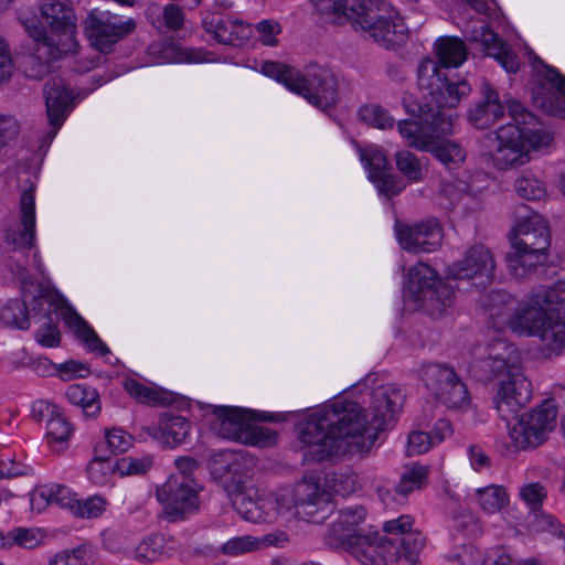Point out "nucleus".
Instances as JSON below:
<instances>
[{"mask_svg": "<svg viewBox=\"0 0 565 565\" xmlns=\"http://www.w3.org/2000/svg\"><path fill=\"white\" fill-rule=\"evenodd\" d=\"M404 402L393 384L371 392L366 408L355 402H335L309 414L300 424L303 461L320 462L370 451L381 431L392 425Z\"/></svg>", "mask_w": 565, "mask_h": 565, "instance_id": "f257e3e1", "label": "nucleus"}, {"mask_svg": "<svg viewBox=\"0 0 565 565\" xmlns=\"http://www.w3.org/2000/svg\"><path fill=\"white\" fill-rule=\"evenodd\" d=\"M316 10L327 22L350 23L385 47L406 39L403 18L386 0H316Z\"/></svg>", "mask_w": 565, "mask_h": 565, "instance_id": "f03ea898", "label": "nucleus"}, {"mask_svg": "<svg viewBox=\"0 0 565 565\" xmlns=\"http://www.w3.org/2000/svg\"><path fill=\"white\" fill-rule=\"evenodd\" d=\"M511 121L488 135L492 164L507 170L531 160V150L547 147L552 135L520 102H507Z\"/></svg>", "mask_w": 565, "mask_h": 565, "instance_id": "7ed1b4c3", "label": "nucleus"}, {"mask_svg": "<svg viewBox=\"0 0 565 565\" xmlns=\"http://www.w3.org/2000/svg\"><path fill=\"white\" fill-rule=\"evenodd\" d=\"M513 332L536 337L553 353L565 350V300L555 289L540 286L518 300L507 324Z\"/></svg>", "mask_w": 565, "mask_h": 565, "instance_id": "20e7f679", "label": "nucleus"}, {"mask_svg": "<svg viewBox=\"0 0 565 565\" xmlns=\"http://www.w3.org/2000/svg\"><path fill=\"white\" fill-rule=\"evenodd\" d=\"M407 114L417 120L398 121V131L407 146L418 150L430 151L448 170L457 169L465 160L466 152L454 141L437 140L454 131V120L445 111H434L431 107L420 106L416 102L404 99Z\"/></svg>", "mask_w": 565, "mask_h": 565, "instance_id": "39448f33", "label": "nucleus"}, {"mask_svg": "<svg viewBox=\"0 0 565 565\" xmlns=\"http://www.w3.org/2000/svg\"><path fill=\"white\" fill-rule=\"evenodd\" d=\"M260 72L289 90L305 97L308 103L320 110L327 111L339 102V84L332 70L324 65L310 64L305 73L280 62L267 61Z\"/></svg>", "mask_w": 565, "mask_h": 565, "instance_id": "423d86ee", "label": "nucleus"}, {"mask_svg": "<svg viewBox=\"0 0 565 565\" xmlns=\"http://www.w3.org/2000/svg\"><path fill=\"white\" fill-rule=\"evenodd\" d=\"M512 250L505 256L508 269L518 279H525L546 260L551 244L550 231L543 216L531 212L521 217L509 236Z\"/></svg>", "mask_w": 565, "mask_h": 565, "instance_id": "0eeeda50", "label": "nucleus"}, {"mask_svg": "<svg viewBox=\"0 0 565 565\" xmlns=\"http://www.w3.org/2000/svg\"><path fill=\"white\" fill-rule=\"evenodd\" d=\"M221 457L222 466L218 468V462L215 460L214 472L218 473L221 478H225V482L235 483V489L230 490V494L237 513L244 520L253 523L274 522L280 515L277 500L260 495L257 489L245 488V481L241 476L237 477L244 459L243 456L228 452Z\"/></svg>", "mask_w": 565, "mask_h": 565, "instance_id": "6e6552de", "label": "nucleus"}, {"mask_svg": "<svg viewBox=\"0 0 565 565\" xmlns=\"http://www.w3.org/2000/svg\"><path fill=\"white\" fill-rule=\"evenodd\" d=\"M417 86L426 98L435 103L436 108L424 105L431 107L434 111H441L440 108H455L471 93V85L466 79H449L446 72L431 57H425L419 62Z\"/></svg>", "mask_w": 565, "mask_h": 565, "instance_id": "1a4fd4ad", "label": "nucleus"}, {"mask_svg": "<svg viewBox=\"0 0 565 565\" xmlns=\"http://www.w3.org/2000/svg\"><path fill=\"white\" fill-rule=\"evenodd\" d=\"M213 414L212 429L222 438L257 447H269L277 441L275 430L252 423L243 408L215 406Z\"/></svg>", "mask_w": 565, "mask_h": 565, "instance_id": "9d476101", "label": "nucleus"}, {"mask_svg": "<svg viewBox=\"0 0 565 565\" xmlns=\"http://www.w3.org/2000/svg\"><path fill=\"white\" fill-rule=\"evenodd\" d=\"M22 24L32 40V46L22 56L20 67L25 77L40 81L52 72L53 63L62 57L64 50L60 40L50 35L36 19H25Z\"/></svg>", "mask_w": 565, "mask_h": 565, "instance_id": "9b49d317", "label": "nucleus"}, {"mask_svg": "<svg viewBox=\"0 0 565 565\" xmlns=\"http://www.w3.org/2000/svg\"><path fill=\"white\" fill-rule=\"evenodd\" d=\"M329 493L313 476H305L291 490L277 498L280 515L320 522L319 512L329 509Z\"/></svg>", "mask_w": 565, "mask_h": 565, "instance_id": "f8f14e48", "label": "nucleus"}, {"mask_svg": "<svg viewBox=\"0 0 565 565\" xmlns=\"http://www.w3.org/2000/svg\"><path fill=\"white\" fill-rule=\"evenodd\" d=\"M202 487L188 476H171L156 495L163 505V518L169 522L183 521L199 511Z\"/></svg>", "mask_w": 565, "mask_h": 565, "instance_id": "ddd939ff", "label": "nucleus"}, {"mask_svg": "<svg viewBox=\"0 0 565 565\" xmlns=\"http://www.w3.org/2000/svg\"><path fill=\"white\" fill-rule=\"evenodd\" d=\"M427 390L447 408L467 411L471 399L466 384L455 370L445 364H427L419 371Z\"/></svg>", "mask_w": 565, "mask_h": 565, "instance_id": "4468645a", "label": "nucleus"}, {"mask_svg": "<svg viewBox=\"0 0 565 565\" xmlns=\"http://www.w3.org/2000/svg\"><path fill=\"white\" fill-rule=\"evenodd\" d=\"M556 416V408L548 402L523 414L509 428V435L515 447L526 449L542 445L546 440L547 434L554 429Z\"/></svg>", "mask_w": 565, "mask_h": 565, "instance_id": "2eb2a0df", "label": "nucleus"}, {"mask_svg": "<svg viewBox=\"0 0 565 565\" xmlns=\"http://www.w3.org/2000/svg\"><path fill=\"white\" fill-rule=\"evenodd\" d=\"M137 26L132 18L114 14L109 11H92L85 20V29L94 47L108 53L122 38L132 33Z\"/></svg>", "mask_w": 565, "mask_h": 565, "instance_id": "dca6fc26", "label": "nucleus"}, {"mask_svg": "<svg viewBox=\"0 0 565 565\" xmlns=\"http://www.w3.org/2000/svg\"><path fill=\"white\" fill-rule=\"evenodd\" d=\"M518 349L505 341L497 340L487 348V355L476 365V375L484 381L508 379L522 372Z\"/></svg>", "mask_w": 565, "mask_h": 565, "instance_id": "f3484780", "label": "nucleus"}, {"mask_svg": "<svg viewBox=\"0 0 565 565\" xmlns=\"http://www.w3.org/2000/svg\"><path fill=\"white\" fill-rule=\"evenodd\" d=\"M497 263L493 253L483 244H475L462 257L448 266L447 275L454 279H478L487 286L495 278Z\"/></svg>", "mask_w": 565, "mask_h": 565, "instance_id": "a211bd4d", "label": "nucleus"}, {"mask_svg": "<svg viewBox=\"0 0 565 565\" xmlns=\"http://www.w3.org/2000/svg\"><path fill=\"white\" fill-rule=\"evenodd\" d=\"M466 38L470 44L483 55L493 57L507 72L515 73L520 67L518 56L508 43L491 31L483 21L466 26Z\"/></svg>", "mask_w": 565, "mask_h": 565, "instance_id": "6ab92c4d", "label": "nucleus"}, {"mask_svg": "<svg viewBox=\"0 0 565 565\" xmlns=\"http://www.w3.org/2000/svg\"><path fill=\"white\" fill-rule=\"evenodd\" d=\"M532 383L519 372L515 376L501 379L493 396L494 407L503 419L514 417L532 398Z\"/></svg>", "mask_w": 565, "mask_h": 565, "instance_id": "aec40b11", "label": "nucleus"}, {"mask_svg": "<svg viewBox=\"0 0 565 565\" xmlns=\"http://www.w3.org/2000/svg\"><path fill=\"white\" fill-rule=\"evenodd\" d=\"M396 236L401 247L414 254L435 252L444 237L441 226L434 217L412 225L397 224Z\"/></svg>", "mask_w": 565, "mask_h": 565, "instance_id": "412c9836", "label": "nucleus"}, {"mask_svg": "<svg viewBox=\"0 0 565 565\" xmlns=\"http://www.w3.org/2000/svg\"><path fill=\"white\" fill-rule=\"evenodd\" d=\"M414 520L411 515H401L396 519L384 522L383 532L387 535L385 543L394 542L401 551V561L414 564L423 551L426 539L422 532L412 530Z\"/></svg>", "mask_w": 565, "mask_h": 565, "instance_id": "4be33fe9", "label": "nucleus"}, {"mask_svg": "<svg viewBox=\"0 0 565 565\" xmlns=\"http://www.w3.org/2000/svg\"><path fill=\"white\" fill-rule=\"evenodd\" d=\"M384 540L377 532L367 531L352 541L350 547L362 565H398L401 551L392 545L394 542L386 544Z\"/></svg>", "mask_w": 565, "mask_h": 565, "instance_id": "5701e85b", "label": "nucleus"}, {"mask_svg": "<svg viewBox=\"0 0 565 565\" xmlns=\"http://www.w3.org/2000/svg\"><path fill=\"white\" fill-rule=\"evenodd\" d=\"M35 238V195L31 186L20 196L19 221L6 230V241L14 250H29Z\"/></svg>", "mask_w": 565, "mask_h": 565, "instance_id": "b1692460", "label": "nucleus"}, {"mask_svg": "<svg viewBox=\"0 0 565 565\" xmlns=\"http://www.w3.org/2000/svg\"><path fill=\"white\" fill-rule=\"evenodd\" d=\"M534 105L548 115L565 118V76L546 67L542 81L533 88Z\"/></svg>", "mask_w": 565, "mask_h": 565, "instance_id": "393cba45", "label": "nucleus"}, {"mask_svg": "<svg viewBox=\"0 0 565 565\" xmlns=\"http://www.w3.org/2000/svg\"><path fill=\"white\" fill-rule=\"evenodd\" d=\"M44 98L50 125L49 138L52 140L67 116L73 94L63 78L53 77L44 86Z\"/></svg>", "mask_w": 565, "mask_h": 565, "instance_id": "a878e982", "label": "nucleus"}, {"mask_svg": "<svg viewBox=\"0 0 565 565\" xmlns=\"http://www.w3.org/2000/svg\"><path fill=\"white\" fill-rule=\"evenodd\" d=\"M32 416L39 422H46L45 437L52 447L67 443L73 435L71 423L62 409L51 402L43 399L34 402Z\"/></svg>", "mask_w": 565, "mask_h": 565, "instance_id": "bb28decb", "label": "nucleus"}, {"mask_svg": "<svg viewBox=\"0 0 565 565\" xmlns=\"http://www.w3.org/2000/svg\"><path fill=\"white\" fill-rule=\"evenodd\" d=\"M204 30L221 44L242 46L252 36V28L238 20L218 14H207L203 21Z\"/></svg>", "mask_w": 565, "mask_h": 565, "instance_id": "cd10ccee", "label": "nucleus"}, {"mask_svg": "<svg viewBox=\"0 0 565 565\" xmlns=\"http://www.w3.org/2000/svg\"><path fill=\"white\" fill-rule=\"evenodd\" d=\"M366 511L362 505L345 507L338 512L337 518L331 522L329 536L335 543L352 544L359 535L367 531L362 526Z\"/></svg>", "mask_w": 565, "mask_h": 565, "instance_id": "c85d7f7f", "label": "nucleus"}, {"mask_svg": "<svg viewBox=\"0 0 565 565\" xmlns=\"http://www.w3.org/2000/svg\"><path fill=\"white\" fill-rule=\"evenodd\" d=\"M480 93V99L468 110V119L476 128L484 129L503 117L504 107L498 92L490 83L483 82Z\"/></svg>", "mask_w": 565, "mask_h": 565, "instance_id": "c756f323", "label": "nucleus"}, {"mask_svg": "<svg viewBox=\"0 0 565 565\" xmlns=\"http://www.w3.org/2000/svg\"><path fill=\"white\" fill-rule=\"evenodd\" d=\"M78 0H45L41 8V17L50 26L51 33H64L72 38L73 29L75 28L76 14L73 4Z\"/></svg>", "mask_w": 565, "mask_h": 565, "instance_id": "7c9ffc66", "label": "nucleus"}, {"mask_svg": "<svg viewBox=\"0 0 565 565\" xmlns=\"http://www.w3.org/2000/svg\"><path fill=\"white\" fill-rule=\"evenodd\" d=\"M455 302V288L440 278L435 281V286L425 291L418 305L428 316L439 319L452 312Z\"/></svg>", "mask_w": 565, "mask_h": 565, "instance_id": "2f4dec72", "label": "nucleus"}, {"mask_svg": "<svg viewBox=\"0 0 565 565\" xmlns=\"http://www.w3.org/2000/svg\"><path fill=\"white\" fill-rule=\"evenodd\" d=\"M190 431V423L180 415L163 414L158 422L154 437L169 447L183 444Z\"/></svg>", "mask_w": 565, "mask_h": 565, "instance_id": "473e14b6", "label": "nucleus"}, {"mask_svg": "<svg viewBox=\"0 0 565 565\" xmlns=\"http://www.w3.org/2000/svg\"><path fill=\"white\" fill-rule=\"evenodd\" d=\"M516 299L505 290H492L481 302L488 310L490 319L498 329L505 328L516 305Z\"/></svg>", "mask_w": 565, "mask_h": 565, "instance_id": "72a5a7b5", "label": "nucleus"}, {"mask_svg": "<svg viewBox=\"0 0 565 565\" xmlns=\"http://www.w3.org/2000/svg\"><path fill=\"white\" fill-rule=\"evenodd\" d=\"M436 61L443 71L460 66L467 58V47L458 38L444 36L435 43Z\"/></svg>", "mask_w": 565, "mask_h": 565, "instance_id": "f704fd0d", "label": "nucleus"}, {"mask_svg": "<svg viewBox=\"0 0 565 565\" xmlns=\"http://www.w3.org/2000/svg\"><path fill=\"white\" fill-rule=\"evenodd\" d=\"M440 279L436 270L425 263H417L409 268L405 281L407 292L418 302L425 291L435 286V281Z\"/></svg>", "mask_w": 565, "mask_h": 565, "instance_id": "c9c22d12", "label": "nucleus"}, {"mask_svg": "<svg viewBox=\"0 0 565 565\" xmlns=\"http://www.w3.org/2000/svg\"><path fill=\"white\" fill-rule=\"evenodd\" d=\"M124 387L131 397L143 404L170 405L174 401L171 392L158 386H147L134 379L126 380Z\"/></svg>", "mask_w": 565, "mask_h": 565, "instance_id": "e433bc0d", "label": "nucleus"}, {"mask_svg": "<svg viewBox=\"0 0 565 565\" xmlns=\"http://www.w3.org/2000/svg\"><path fill=\"white\" fill-rule=\"evenodd\" d=\"M124 387L131 397L143 404L170 405L174 401L171 392L158 386H147L134 379L126 380Z\"/></svg>", "mask_w": 565, "mask_h": 565, "instance_id": "4c0bfd02", "label": "nucleus"}, {"mask_svg": "<svg viewBox=\"0 0 565 565\" xmlns=\"http://www.w3.org/2000/svg\"><path fill=\"white\" fill-rule=\"evenodd\" d=\"M124 387L131 397L143 404L170 405L174 401L171 392L158 386H147L134 379L126 380Z\"/></svg>", "mask_w": 565, "mask_h": 565, "instance_id": "58836bf2", "label": "nucleus"}, {"mask_svg": "<svg viewBox=\"0 0 565 565\" xmlns=\"http://www.w3.org/2000/svg\"><path fill=\"white\" fill-rule=\"evenodd\" d=\"M66 399L76 406L82 407L87 417H96L100 412L98 392L85 384H72L65 391Z\"/></svg>", "mask_w": 565, "mask_h": 565, "instance_id": "ea45409f", "label": "nucleus"}, {"mask_svg": "<svg viewBox=\"0 0 565 565\" xmlns=\"http://www.w3.org/2000/svg\"><path fill=\"white\" fill-rule=\"evenodd\" d=\"M64 320L66 324L77 333L82 341L93 352H98L100 355H106L109 349L98 338L96 332L87 324V322L73 309L67 308Z\"/></svg>", "mask_w": 565, "mask_h": 565, "instance_id": "a19ab883", "label": "nucleus"}, {"mask_svg": "<svg viewBox=\"0 0 565 565\" xmlns=\"http://www.w3.org/2000/svg\"><path fill=\"white\" fill-rule=\"evenodd\" d=\"M23 300H10L0 310V320L3 324L26 330L30 328L28 313V295L22 291Z\"/></svg>", "mask_w": 565, "mask_h": 565, "instance_id": "79ce46f5", "label": "nucleus"}, {"mask_svg": "<svg viewBox=\"0 0 565 565\" xmlns=\"http://www.w3.org/2000/svg\"><path fill=\"white\" fill-rule=\"evenodd\" d=\"M475 499L487 513L501 511L509 503V494L504 487L491 484L476 490Z\"/></svg>", "mask_w": 565, "mask_h": 565, "instance_id": "37998d69", "label": "nucleus"}, {"mask_svg": "<svg viewBox=\"0 0 565 565\" xmlns=\"http://www.w3.org/2000/svg\"><path fill=\"white\" fill-rule=\"evenodd\" d=\"M428 472V468L423 465L406 466L394 491L402 497H406L411 492L422 489L427 483Z\"/></svg>", "mask_w": 565, "mask_h": 565, "instance_id": "c03bdc74", "label": "nucleus"}, {"mask_svg": "<svg viewBox=\"0 0 565 565\" xmlns=\"http://www.w3.org/2000/svg\"><path fill=\"white\" fill-rule=\"evenodd\" d=\"M162 535H151L142 540L135 548V558L141 563H152L169 555Z\"/></svg>", "mask_w": 565, "mask_h": 565, "instance_id": "a18cd8bd", "label": "nucleus"}, {"mask_svg": "<svg viewBox=\"0 0 565 565\" xmlns=\"http://www.w3.org/2000/svg\"><path fill=\"white\" fill-rule=\"evenodd\" d=\"M264 541H267L269 544L274 543L270 535H267L264 540L253 535L235 536L221 546V553L227 556H241L253 553L264 545Z\"/></svg>", "mask_w": 565, "mask_h": 565, "instance_id": "49530a36", "label": "nucleus"}, {"mask_svg": "<svg viewBox=\"0 0 565 565\" xmlns=\"http://www.w3.org/2000/svg\"><path fill=\"white\" fill-rule=\"evenodd\" d=\"M92 557L93 546L84 543L54 554L49 558L47 565H89Z\"/></svg>", "mask_w": 565, "mask_h": 565, "instance_id": "de8ad7c7", "label": "nucleus"}, {"mask_svg": "<svg viewBox=\"0 0 565 565\" xmlns=\"http://www.w3.org/2000/svg\"><path fill=\"white\" fill-rule=\"evenodd\" d=\"M38 495L49 504H57L62 508H67L71 512L77 501L76 494L72 492L68 487L57 483L42 487Z\"/></svg>", "mask_w": 565, "mask_h": 565, "instance_id": "09e8293b", "label": "nucleus"}, {"mask_svg": "<svg viewBox=\"0 0 565 565\" xmlns=\"http://www.w3.org/2000/svg\"><path fill=\"white\" fill-rule=\"evenodd\" d=\"M109 507L108 500L100 495L94 494L85 499H77L72 514L81 519L100 518Z\"/></svg>", "mask_w": 565, "mask_h": 565, "instance_id": "8fccbe9b", "label": "nucleus"}, {"mask_svg": "<svg viewBox=\"0 0 565 565\" xmlns=\"http://www.w3.org/2000/svg\"><path fill=\"white\" fill-rule=\"evenodd\" d=\"M358 116L361 121L377 129L392 128L395 122L394 117L379 104L363 105L359 109Z\"/></svg>", "mask_w": 565, "mask_h": 565, "instance_id": "3c124183", "label": "nucleus"}, {"mask_svg": "<svg viewBox=\"0 0 565 565\" xmlns=\"http://www.w3.org/2000/svg\"><path fill=\"white\" fill-rule=\"evenodd\" d=\"M515 191L520 198L540 201L546 196L544 183L532 174H523L515 180Z\"/></svg>", "mask_w": 565, "mask_h": 565, "instance_id": "603ef678", "label": "nucleus"}, {"mask_svg": "<svg viewBox=\"0 0 565 565\" xmlns=\"http://www.w3.org/2000/svg\"><path fill=\"white\" fill-rule=\"evenodd\" d=\"M396 166L399 172L412 182L424 179V168L418 158L409 151L403 150L396 153Z\"/></svg>", "mask_w": 565, "mask_h": 565, "instance_id": "864d4df0", "label": "nucleus"}, {"mask_svg": "<svg viewBox=\"0 0 565 565\" xmlns=\"http://www.w3.org/2000/svg\"><path fill=\"white\" fill-rule=\"evenodd\" d=\"M111 466L108 462V455L103 452V445L95 447V457L87 467L88 477L93 483L102 486L107 482Z\"/></svg>", "mask_w": 565, "mask_h": 565, "instance_id": "5fc2aeb1", "label": "nucleus"}, {"mask_svg": "<svg viewBox=\"0 0 565 565\" xmlns=\"http://www.w3.org/2000/svg\"><path fill=\"white\" fill-rule=\"evenodd\" d=\"M361 160L364 162L370 180L386 173L387 160L379 148L370 147L361 150Z\"/></svg>", "mask_w": 565, "mask_h": 565, "instance_id": "6e6d98bb", "label": "nucleus"}, {"mask_svg": "<svg viewBox=\"0 0 565 565\" xmlns=\"http://www.w3.org/2000/svg\"><path fill=\"white\" fill-rule=\"evenodd\" d=\"M105 439V443H100L99 445H103V449L107 447L111 455L127 451L132 444V437L119 428L106 430Z\"/></svg>", "mask_w": 565, "mask_h": 565, "instance_id": "4d7b16f0", "label": "nucleus"}, {"mask_svg": "<svg viewBox=\"0 0 565 565\" xmlns=\"http://www.w3.org/2000/svg\"><path fill=\"white\" fill-rule=\"evenodd\" d=\"M546 497L545 487L539 482L527 483L520 489V498L532 511L539 510Z\"/></svg>", "mask_w": 565, "mask_h": 565, "instance_id": "13d9d810", "label": "nucleus"}, {"mask_svg": "<svg viewBox=\"0 0 565 565\" xmlns=\"http://www.w3.org/2000/svg\"><path fill=\"white\" fill-rule=\"evenodd\" d=\"M53 367L56 375L65 382L77 377H85L89 374L88 366L76 360H68L64 363L54 364Z\"/></svg>", "mask_w": 565, "mask_h": 565, "instance_id": "bf43d9fd", "label": "nucleus"}, {"mask_svg": "<svg viewBox=\"0 0 565 565\" xmlns=\"http://www.w3.org/2000/svg\"><path fill=\"white\" fill-rule=\"evenodd\" d=\"M152 466L150 457H124L116 462V468L121 475L146 473Z\"/></svg>", "mask_w": 565, "mask_h": 565, "instance_id": "052dcab7", "label": "nucleus"}, {"mask_svg": "<svg viewBox=\"0 0 565 565\" xmlns=\"http://www.w3.org/2000/svg\"><path fill=\"white\" fill-rule=\"evenodd\" d=\"M380 194L387 198L399 194L405 189V183L398 177L384 173L371 180Z\"/></svg>", "mask_w": 565, "mask_h": 565, "instance_id": "680f3d73", "label": "nucleus"}, {"mask_svg": "<svg viewBox=\"0 0 565 565\" xmlns=\"http://www.w3.org/2000/svg\"><path fill=\"white\" fill-rule=\"evenodd\" d=\"M259 34L260 42L266 46H276L278 44L277 35L281 33V25L273 19L262 20L255 25Z\"/></svg>", "mask_w": 565, "mask_h": 565, "instance_id": "e2e57ef3", "label": "nucleus"}, {"mask_svg": "<svg viewBox=\"0 0 565 565\" xmlns=\"http://www.w3.org/2000/svg\"><path fill=\"white\" fill-rule=\"evenodd\" d=\"M157 22L161 23L172 31L180 30L184 24V13L181 7L169 3L164 6L161 19L158 18Z\"/></svg>", "mask_w": 565, "mask_h": 565, "instance_id": "0e129e2a", "label": "nucleus"}, {"mask_svg": "<svg viewBox=\"0 0 565 565\" xmlns=\"http://www.w3.org/2000/svg\"><path fill=\"white\" fill-rule=\"evenodd\" d=\"M434 445L430 434L425 431H413L408 436L407 455L418 456L425 454Z\"/></svg>", "mask_w": 565, "mask_h": 565, "instance_id": "69168bd1", "label": "nucleus"}, {"mask_svg": "<svg viewBox=\"0 0 565 565\" xmlns=\"http://www.w3.org/2000/svg\"><path fill=\"white\" fill-rule=\"evenodd\" d=\"M441 191H443L444 195L447 196L451 203L459 201L463 193H467V194L473 193L471 184L462 179L444 182Z\"/></svg>", "mask_w": 565, "mask_h": 565, "instance_id": "338daca9", "label": "nucleus"}, {"mask_svg": "<svg viewBox=\"0 0 565 565\" xmlns=\"http://www.w3.org/2000/svg\"><path fill=\"white\" fill-rule=\"evenodd\" d=\"M8 537L14 544L24 548H34L40 543L38 533L30 529H15L8 534Z\"/></svg>", "mask_w": 565, "mask_h": 565, "instance_id": "774afa93", "label": "nucleus"}]
</instances>
